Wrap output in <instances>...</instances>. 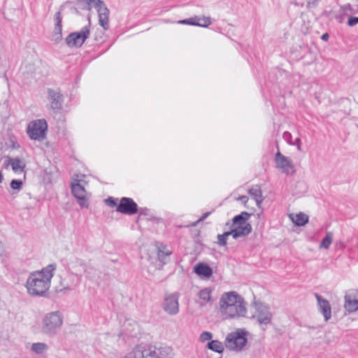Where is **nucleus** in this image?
<instances>
[{"mask_svg":"<svg viewBox=\"0 0 358 358\" xmlns=\"http://www.w3.org/2000/svg\"><path fill=\"white\" fill-rule=\"evenodd\" d=\"M196 222H194V223H192L191 225H192V226H195V225H196Z\"/></svg>","mask_w":358,"mask_h":358,"instance_id":"nucleus-50","label":"nucleus"},{"mask_svg":"<svg viewBox=\"0 0 358 358\" xmlns=\"http://www.w3.org/2000/svg\"><path fill=\"white\" fill-rule=\"evenodd\" d=\"M48 99L50 102V108L54 113H59L62 110L64 103V97L59 91L48 88Z\"/></svg>","mask_w":358,"mask_h":358,"instance_id":"nucleus-13","label":"nucleus"},{"mask_svg":"<svg viewBox=\"0 0 358 358\" xmlns=\"http://www.w3.org/2000/svg\"><path fill=\"white\" fill-rule=\"evenodd\" d=\"M332 240H333L332 233L329 232V231L327 232L325 236L322 238V240L320 244V247L321 248L329 249L330 247V245L332 243Z\"/></svg>","mask_w":358,"mask_h":358,"instance_id":"nucleus-27","label":"nucleus"},{"mask_svg":"<svg viewBox=\"0 0 358 358\" xmlns=\"http://www.w3.org/2000/svg\"><path fill=\"white\" fill-rule=\"evenodd\" d=\"M220 310L224 319L245 317L247 313L243 298L236 292H224L220 299Z\"/></svg>","mask_w":358,"mask_h":358,"instance_id":"nucleus-2","label":"nucleus"},{"mask_svg":"<svg viewBox=\"0 0 358 358\" xmlns=\"http://www.w3.org/2000/svg\"><path fill=\"white\" fill-rule=\"evenodd\" d=\"M56 267L55 264H50L41 271L32 272L26 282L29 294L34 296H44L50 287L51 279Z\"/></svg>","mask_w":358,"mask_h":358,"instance_id":"nucleus-1","label":"nucleus"},{"mask_svg":"<svg viewBox=\"0 0 358 358\" xmlns=\"http://www.w3.org/2000/svg\"><path fill=\"white\" fill-rule=\"evenodd\" d=\"M282 137L285 141H287L289 144H292L291 142L292 140V134L289 131H285L283 133Z\"/></svg>","mask_w":358,"mask_h":358,"instance_id":"nucleus-40","label":"nucleus"},{"mask_svg":"<svg viewBox=\"0 0 358 358\" xmlns=\"http://www.w3.org/2000/svg\"><path fill=\"white\" fill-rule=\"evenodd\" d=\"M199 297L204 302L211 301V289L210 288H204L199 292Z\"/></svg>","mask_w":358,"mask_h":358,"instance_id":"nucleus-29","label":"nucleus"},{"mask_svg":"<svg viewBox=\"0 0 358 358\" xmlns=\"http://www.w3.org/2000/svg\"><path fill=\"white\" fill-rule=\"evenodd\" d=\"M206 348L220 355L224 352V350L222 343L217 340L209 341L207 343Z\"/></svg>","mask_w":358,"mask_h":358,"instance_id":"nucleus-24","label":"nucleus"},{"mask_svg":"<svg viewBox=\"0 0 358 358\" xmlns=\"http://www.w3.org/2000/svg\"><path fill=\"white\" fill-rule=\"evenodd\" d=\"M251 214L243 211L241 214H238L234 217L232 227L236 225H245L247 224V221L250 219Z\"/></svg>","mask_w":358,"mask_h":358,"instance_id":"nucleus-22","label":"nucleus"},{"mask_svg":"<svg viewBox=\"0 0 358 358\" xmlns=\"http://www.w3.org/2000/svg\"><path fill=\"white\" fill-rule=\"evenodd\" d=\"M315 296L317 301L319 311L324 316V320L328 321L331 317V308L329 301L317 293L315 294Z\"/></svg>","mask_w":358,"mask_h":358,"instance_id":"nucleus-17","label":"nucleus"},{"mask_svg":"<svg viewBox=\"0 0 358 358\" xmlns=\"http://www.w3.org/2000/svg\"><path fill=\"white\" fill-rule=\"evenodd\" d=\"M358 24V17L350 16L348 20V25L349 27H353Z\"/></svg>","mask_w":358,"mask_h":358,"instance_id":"nucleus-38","label":"nucleus"},{"mask_svg":"<svg viewBox=\"0 0 358 358\" xmlns=\"http://www.w3.org/2000/svg\"><path fill=\"white\" fill-rule=\"evenodd\" d=\"M98 13L99 23L104 30L109 29V9L107 8L106 3L102 0H96L93 5Z\"/></svg>","mask_w":358,"mask_h":358,"instance_id":"nucleus-12","label":"nucleus"},{"mask_svg":"<svg viewBox=\"0 0 358 358\" xmlns=\"http://www.w3.org/2000/svg\"><path fill=\"white\" fill-rule=\"evenodd\" d=\"M255 308V314L252 316V319L256 320L257 322L262 327L263 331L266 330V326L271 323L273 315L270 308L261 301L254 302Z\"/></svg>","mask_w":358,"mask_h":358,"instance_id":"nucleus-6","label":"nucleus"},{"mask_svg":"<svg viewBox=\"0 0 358 358\" xmlns=\"http://www.w3.org/2000/svg\"><path fill=\"white\" fill-rule=\"evenodd\" d=\"M48 349V346L45 343H34L31 347V350L37 355L43 354Z\"/></svg>","mask_w":358,"mask_h":358,"instance_id":"nucleus-26","label":"nucleus"},{"mask_svg":"<svg viewBox=\"0 0 358 358\" xmlns=\"http://www.w3.org/2000/svg\"><path fill=\"white\" fill-rule=\"evenodd\" d=\"M75 13H78V10L77 8H71Z\"/></svg>","mask_w":358,"mask_h":358,"instance_id":"nucleus-49","label":"nucleus"},{"mask_svg":"<svg viewBox=\"0 0 358 358\" xmlns=\"http://www.w3.org/2000/svg\"><path fill=\"white\" fill-rule=\"evenodd\" d=\"M173 350L167 345L139 344L122 358H173Z\"/></svg>","mask_w":358,"mask_h":358,"instance_id":"nucleus-3","label":"nucleus"},{"mask_svg":"<svg viewBox=\"0 0 358 358\" xmlns=\"http://www.w3.org/2000/svg\"><path fill=\"white\" fill-rule=\"evenodd\" d=\"M290 218L294 224L298 227L304 226L308 222V216L303 213H299L295 216L291 215Z\"/></svg>","mask_w":358,"mask_h":358,"instance_id":"nucleus-23","label":"nucleus"},{"mask_svg":"<svg viewBox=\"0 0 358 358\" xmlns=\"http://www.w3.org/2000/svg\"><path fill=\"white\" fill-rule=\"evenodd\" d=\"M138 213H139V216L141 215H148L149 214V212H150V210L146 208V207H143V208H138Z\"/></svg>","mask_w":358,"mask_h":358,"instance_id":"nucleus-41","label":"nucleus"},{"mask_svg":"<svg viewBox=\"0 0 358 358\" xmlns=\"http://www.w3.org/2000/svg\"><path fill=\"white\" fill-rule=\"evenodd\" d=\"M357 127H358V125H357Z\"/></svg>","mask_w":358,"mask_h":358,"instance_id":"nucleus-52","label":"nucleus"},{"mask_svg":"<svg viewBox=\"0 0 358 358\" xmlns=\"http://www.w3.org/2000/svg\"><path fill=\"white\" fill-rule=\"evenodd\" d=\"M248 331L244 329H238L229 333L224 341L227 348L235 351H241L248 342Z\"/></svg>","mask_w":358,"mask_h":358,"instance_id":"nucleus-5","label":"nucleus"},{"mask_svg":"<svg viewBox=\"0 0 358 358\" xmlns=\"http://www.w3.org/2000/svg\"><path fill=\"white\" fill-rule=\"evenodd\" d=\"M48 131V123L45 119L31 121L27 127V134L32 140L41 141Z\"/></svg>","mask_w":358,"mask_h":358,"instance_id":"nucleus-8","label":"nucleus"},{"mask_svg":"<svg viewBox=\"0 0 358 358\" xmlns=\"http://www.w3.org/2000/svg\"><path fill=\"white\" fill-rule=\"evenodd\" d=\"M211 212H207L206 213H204L199 219V220L196 222H201V221H203L204 220H206L208 216L209 215H210Z\"/></svg>","mask_w":358,"mask_h":358,"instance_id":"nucleus-43","label":"nucleus"},{"mask_svg":"<svg viewBox=\"0 0 358 358\" xmlns=\"http://www.w3.org/2000/svg\"><path fill=\"white\" fill-rule=\"evenodd\" d=\"M179 295L177 293H173L166 295L162 303L164 310L170 315H175L179 312Z\"/></svg>","mask_w":358,"mask_h":358,"instance_id":"nucleus-15","label":"nucleus"},{"mask_svg":"<svg viewBox=\"0 0 358 358\" xmlns=\"http://www.w3.org/2000/svg\"><path fill=\"white\" fill-rule=\"evenodd\" d=\"M213 338V334L210 331H203L202 332L199 338V341L201 343H204L207 341L211 340Z\"/></svg>","mask_w":358,"mask_h":358,"instance_id":"nucleus-33","label":"nucleus"},{"mask_svg":"<svg viewBox=\"0 0 358 358\" xmlns=\"http://www.w3.org/2000/svg\"><path fill=\"white\" fill-rule=\"evenodd\" d=\"M117 199H115L112 196H109L108 198H107L106 199L104 200L106 204L110 208L117 206Z\"/></svg>","mask_w":358,"mask_h":358,"instance_id":"nucleus-36","label":"nucleus"},{"mask_svg":"<svg viewBox=\"0 0 358 358\" xmlns=\"http://www.w3.org/2000/svg\"><path fill=\"white\" fill-rule=\"evenodd\" d=\"M294 144L297 145V149L301 150V139L299 138H296Z\"/></svg>","mask_w":358,"mask_h":358,"instance_id":"nucleus-47","label":"nucleus"},{"mask_svg":"<svg viewBox=\"0 0 358 358\" xmlns=\"http://www.w3.org/2000/svg\"><path fill=\"white\" fill-rule=\"evenodd\" d=\"M138 210L137 203L129 197H122L116 208L117 212L128 215H134Z\"/></svg>","mask_w":358,"mask_h":358,"instance_id":"nucleus-11","label":"nucleus"},{"mask_svg":"<svg viewBox=\"0 0 358 358\" xmlns=\"http://www.w3.org/2000/svg\"><path fill=\"white\" fill-rule=\"evenodd\" d=\"M63 8V6H61L60 10L57 11L55 15V24L62 25V15L61 10Z\"/></svg>","mask_w":358,"mask_h":358,"instance_id":"nucleus-37","label":"nucleus"},{"mask_svg":"<svg viewBox=\"0 0 358 358\" xmlns=\"http://www.w3.org/2000/svg\"><path fill=\"white\" fill-rule=\"evenodd\" d=\"M63 324V316L59 311L49 313L42 321L41 331L48 336H55Z\"/></svg>","mask_w":358,"mask_h":358,"instance_id":"nucleus-4","label":"nucleus"},{"mask_svg":"<svg viewBox=\"0 0 358 358\" xmlns=\"http://www.w3.org/2000/svg\"><path fill=\"white\" fill-rule=\"evenodd\" d=\"M172 254V251L167 249V246L162 243H157V258L163 264H166L169 260V256Z\"/></svg>","mask_w":358,"mask_h":358,"instance_id":"nucleus-20","label":"nucleus"},{"mask_svg":"<svg viewBox=\"0 0 358 358\" xmlns=\"http://www.w3.org/2000/svg\"><path fill=\"white\" fill-rule=\"evenodd\" d=\"M178 228H182V226L180 225V226H178Z\"/></svg>","mask_w":358,"mask_h":358,"instance_id":"nucleus-51","label":"nucleus"},{"mask_svg":"<svg viewBox=\"0 0 358 358\" xmlns=\"http://www.w3.org/2000/svg\"><path fill=\"white\" fill-rule=\"evenodd\" d=\"M12 161L11 166L14 172H17L18 171H22L24 169L25 164H24L20 158H13Z\"/></svg>","mask_w":358,"mask_h":358,"instance_id":"nucleus-28","label":"nucleus"},{"mask_svg":"<svg viewBox=\"0 0 358 358\" xmlns=\"http://www.w3.org/2000/svg\"><path fill=\"white\" fill-rule=\"evenodd\" d=\"M194 271L199 276L208 278L213 275L212 268L207 264L200 262L194 267Z\"/></svg>","mask_w":358,"mask_h":358,"instance_id":"nucleus-19","label":"nucleus"},{"mask_svg":"<svg viewBox=\"0 0 358 358\" xmlns=\"http://www.w3.org/2000/svg\"><path fill=\"white\" fill-rule=\"evenodd\" d=\"M238 199L243 203H246L248 201V197L245 195L240 196Z\"/></svg>","mask_w":358,"mask_h":358,"instance_id":"nucleus-44","label":"nucleus"},{"mask_svg":"<svg viewBox=\"0 0 358 358\" xmlns=\"http://www.w3.org/2000/svg\"><path fill=\"white\" fill-rule=\"evenodd\" d=\"M199 24L202 25H197L198 27H207L211 24L210 18L208 17H199L198 20Z\"/></svg>","mask_w":358,"mask_h":358,"instance_id":"nucleus-35","label":"nucleus"},{"mask_svg":"<svg viewBox=\"0 0 358 358\" xmlns=\"http://www.w3.org/2000/svg\"><path fill=\"white\" fill-rule=\"evenodd\" d=\"M62 25L55 24L53 31V40L55 43H58L62 40Z\"/></svg>","mask_w":358,"mask_h":358,"instance_id":"nucleus-30","label":"nucleus"},{"mask_svg":"<svg viewBox=\"0 0 358 358\" xmlns=\"http://www.w3.org/2000/svg\"><path fill=\"white\" fill-rule=\"evenodd\" d=\"M347 15L346 14H345L344 12H343L342 14H340V15H338L335 17L336 20H337V22L338 23H342L345 19V16Z\"/></svg>","mask_w":358,"mask_h":358,"instance_id":"nucleus-42","label":"nucleus"},{"mask_svg":"<svg viewBox=\"0 0 358 358\" xmlns=\"http://www.w3.org/2000/svg\"><path fill=\"white\" fill-rule=\"evenodd\" d=\"M88 266L84 259L72 256L68 259L67 268L71 273L78 276L81 273H88Z\"/></svg>","mask_w":358,"mask_h":358,"instance_id":"nucleus-14","label":"nucleus"},{"mask_svg":"<svg viewBox=\"0 0 358 358\" xmlns=\"http://www.w3.org/2000/svg\"><path fill=\"white\" fill-rule=\"evenodd\" d=\"M10 160H13V158H11V157H8L5 160V162H4V165H5L6 166H8L9 164H10V165L12 166V162H13V161H10Z\"/></svg>","mask_w":358,"mask_h":358,"instance_id":"nucleus-46","label":"nucleus"},{"mask_svg":"<svg viewBox=\"0 0 358 358\" xmlns=\"http://www.w3.org/2000/svg\"><path fill=\"white\" fill-rule=\"evenodd\" d=\"M321 0H308L307 1V8H315L317 7L318 3Z\"/></svg>","mask_w":358,"mask_h":358,"instance_id":"nucleus-39","label":"nucleus"},{"mask_svg":"<svg viewBox=\"0 0 358 358\" xmlns=\"http://www.w3.org/2000/svg\"><path fill=\"white\" fill-rule=\"evenodd\" d=\"M329 34H328V33H324V34H323L322 35V36H321V39H322V41H328V40H329Z\"/></svg>","mask_w":358,"mask_h":358,"instance_id":"nucleus-45","label":"nucleus"},{"mask_svg":"<svg viewBox=\"0 0 358 358\" xmlns=\"http://www.w3.org/2000/svg\"><path fill=\"white\" fill-rule=\"evenodd\" d=\"M90 20L88 24L82 27L79 31H73L65 38L66 44L69 48H80L90 35Z\"/></svg>","mask_w":358,"mask_h":358,"instance_id":"nucleus-7","label":"nucleus"},{"mask_svg":"<svg viewBox=\"0 0 358 358\" xmlns=\"http://www.w3.org/2000/svg\"><path fill=\"white\" fill-rule=\"evenodd\" d=\"M275 166L282 173L286 175H292L295 172L294 166L292 160L280 151H278L275 155Z\"/></svg>","mask_w":358,"mask_h":358,"instance_id":"nucleus-9","label":"nucleus"},{"mask_svg":"<svg viewBox=\"0 0 358 358\" xmlns=\"http://www.w3.org/2000/svg\"><path fill=\"white\" fill-rule=\"evenodd\" d=\"M232 227L233 228L230 230V233L234 239L246 236L252 231V226L250 223H247L245 225H236Z\"/></svg>","mask_w":358,"mask_h":358,"instance_id":"nucleus-18","label":"nucleus"},{"mask_svg":"<svg viewBox=\"0 0 358 358\" xmlns=\"http://www.w3.org/2000/svg\"><path fill=\"white\" fill-rule=\"evenodd\" d=\"M72 194L77 199L78 203L81 208H88L89 202L86 196V190L78 179H75L71 183Z\"/></svg>","mask_w":358,"mask_h":358,"instance_id":"nucleus-10","label":"nucleus"},{"mask_svg":"<svg viewBox=\"0 0 358 358\" xmlns=\"http://www.w3.org/2000/svg\"><path fill=\"white\" fill-rule=\"evenodd\" d=\"M248 194L255 199L257 207H260V205L263 201L262 192L260 186L257 185L252 186L248 189Z\"/></svg>","mask_w":358,"mask_h":358,"instance_id":"nucleus-21","label":"nucleus"},{"mask_svg":"<svg viewBox=\"0 0 358 358\" xmlns=\"http://www.w3.org/2000/svg\"><path fill=\"white\" fill-rule=\"evenodd\" d=\"M96 0H76V4L79 8L85 10H90Z\"/></svg>","mask_w":358,"mask_h":358,"instance_id":"nucleus-25","label":"nucleus"},{"mask_svg":"<svg viewBox=\"0 0 358 358\" xmlns=\"http://www.w3.org/2000/svg\"><path fill=\"white\" fill-rule=\"evenodd\" d=\"M3 251V246L1 242H0V255H1L2 252Z\"/></svg>","mask_w":358,"mask_h":358,"instance_id":"nucleus-48","label":"nucleus"},{"mask_svg":"<svg viewBox=\"0 0 358 358\" xmlns=\"http://www.w3.org/2000/svg\"><path fill=\"white\" fill-rule=\"evenodd\" d=\"M231 235L230 231H225L222 234L217 235V245L220 246H225L227 245V241L229 236Z\"/></svg>","mask_w":358,"mask_h":358,"instance_id":"nucleus-31","label":"nucleus"},{"mask_svg":"<svg viewBox=\"0 0 358 358\" xmlns=\"http://www.w3.org/2000/svg\"><path fill=\"white\" fill-rule=\"evenodd\" d=\"M10 187L13 190H20L22 187V182L20 180L13 179L10 182Z\"/></svg>","mask_w":358,"mask_h":358,"instance_id":"nucleus-34","label":"nucleus"},{"mask_svg":"<svg viewBox=\"0 0 358 358\" xmlns=\"http://www.w3.org/2000/svg\"><path fill=\"white\" fill-rule=\"evenodd\" d=\"M345 309L349 313L358 310V290H349L345 295Z\"/></svg>","mask_w":358,"mask_h":358,"instance_id":"nucleus-16","label":"nucleus"},{"mask_svg":"<svg viewBox=\"0 0 358 358\" xmlns=\"http://www.w3.org/2000/svg\"><path fill=\"white\" fill-rule=\"evenodd\" d=\"M198 20H199V17L194 16V17H190L188 19L180 20V21H178V23L182 24H189V25H193V26L200 25L199 24Z\"/></svg>","mask_w":358,"mask_h":358,"instance_id":"nucleus-32","label":"nucleus"}]
</instances>
